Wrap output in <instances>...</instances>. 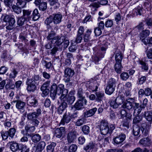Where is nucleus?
I'll return each mask as SVG.
<instances>
[{"label":"nucleus","mask_w":152,"mask_h":152,"mask_svg":"<svg viewBox=\"0 0 152 152\" xmlns=\"http://www.w3.org/2000/svg\"><path fill=\"white\" fill-rule=\"evenodd\" d=\"M49 2L51 5H56V7H58L59 6L60 4L58 2V0H50Z\"/></svg>","instance_id":"nucleus-49"},{"label":"nucleus","mask_w":152,"mask_h":152,"mask_svg":"<svg viewBox=\"0 0 152 152\" xmlns=\"http://www.w3.org/2000/svg\"><path fill=\"white\" fill-rule=\"evenodd\" d=\"M77 95L79 99L84 100L85 104H86L87 101L85 99V96L84 93L83 91L81 88H80L78 89Z\"/></svg>","instance_id":"nucleus-18"},{"label":"nucleus","mask_w":152,"mask_h":152,"mask_svg":"<svg viewBox=\"0 0 152 152\" xmlns=\"http://www.w3.org/2000/svg\"><path fill=\"white\" fill-rule=\"evenodd\" d=\"M99 7V4L96 2L93 3L89 6V7L91 9V10L93 11L96 10V9Z\"/></svg>","instance_id":"nucleus-38"},{"label":"nucleus","mask_w":152,"mask_h":152,"mask_svg":"<svg viewBox=\"0 0 152 152\" xmlns=\"http://www.w3.org/2000/svg\"><path fill=\"white\" fill-rule=\"evenodd\" d=\"M9 144L10 149L13 152H15L18 150H20L18 144L16 142H9Z\"/></svg>","instance_id":"nucleus-19"},{"label":"nucleus","mask_w":152,"mask_h":152,"mask_svg":"<svg viewBox=\"0 0 152 152\" xmlns=\"http://www.w3.org/2000/svg\"><path fill=\"white\" fill-rule=\"evenodd\" d=\"M91 33V31L90 29H88L86 31V33L85 34L84 37V41L85 42L88 41L90 35Z\"/></svg>","instance_id":"nucleus-41"},{"label":"nucleus","mask_w":152,"mask_h":152,"mask_svg":"<svg viewBox=\"0 0 152 152\" xmlns=\"http://www.w3.org/2000/svg\"><path fill=\"white\" fill-rule=\"evenodd\" d=\"M99 86V83L96 80H94L92 82L89 83L88 88L92 92L96 91Z\"/></svg>","instance_id":"nucleus-15"},{"label":"nucleus","mask_w":152,"mask_h":152,"mask_svg":"<svg viewBox=\"0 0 152 152\" xmlns=\"http://www.w3.org/2000/svg\"><path fill=\"white\" fill-rule=\"evenodd\" d=\"M27 104L30 106H35L37 101L34 96H31L26 98Z\"/></svg>","instance_id":"nucleus-12"},{"label":"nucleus","mask_w":152,"mask_h":152,"mask_svg":"<svg viewBox=\"0 0 152 152\" xmlns=\"http://www.w3.org/2000/svg\"><path fill=\"white\" fill-rule=\"evenodd\" d=\"M1 134L2 138L4 140L7 139L9 136L8 131L1 132Z\"/></svg>","instance_id":"nucleus-63"},{"label":"nucleus","mask_w":152,"mask_h":152,"mask_svg":"<svg viewBox=\"0 0 152 152\" xmlns=\"http://www.w3.org/2000/svg\"><path fill=\"white\" fill-rule=\"evenodd\" d=\"M53 19V22L54 24H58L61 20L62 18V15L60 14H54L52 16Z\"/></svg>","instance_id":"nucleus-13"},{"label":"nucleus","mask_w":152,"mask_h":152,"mask_svg":"<svg viewBox=\"0 0 152 152\" xmlns=\"http://www.w3.org/2000/svg\"><path fill=\"white\" fill-rule=\"evenodd\" d=\"M71 120L70 114L69 113H66L63 115L60 124L64 125L65 124L68 123Z\"/></svg>","instance_id":"nucleus-9"},{"label":"nucleus","mask_w":152,"mask_h":152,"mask_svg":"<svg viewBox=\"0 0 152 152\" xmlns=\"http://www.w3.org/2000/svg\"><path fill=\"white\" fill-rule=\"evenodd\" d=\"M143 7L142 5H140L138 6L134 10L136 12L137 15H141L142 13Z\"/></svg>","instance_id":"nucleus-36"},{"label":"nucleus","mask_w":152,"mask_h":152,"mask_svg":"<svg viewBox=\"0 0 152 152\" xmlns=\"http://www.w3.org/2000/svg\"><path fill=\"white\" fill-rule=\"evenodd\" d=\"M64 39L62 46L64 49H65L69 45V42L68 40L66 39Z\"/></svg>","instance_id":"nucleus-54"},{"label":"nucleus","mask_w":152,"mask_h":152,"mask_svg":"<svg viewBox=\"0 0 152 152\" xmlns=\"http://www.w3.org/2000/svg\"><path fill=\"white\" fill-rule=\"evenodd\" d=\"M31 139L33 142H37L39 141L41 139V136L38 134H36L31 135Z\"/></svg>","instance_id":"nucleus-35"},{"label":"nucleus","mask_w":152,"mask_h":152,"mask_svg":"<svg viewBox=\"0 0 152 152\" xmlns=\"http://www.w3.org/2000/svg\"><path fill=\"white\" fill-rule=\"evenodd\" d=\"M125 98L124 96L121 95L119 96L115 99V100L117 103L120 105L124 101Z\"/></svg>","instance_id":"nucleus-34"},{"label":"nucleus","mask_w":152,"mask_h":152,"mask_svg":"<svg viewBox=\"0 0 152 152\" xmlns=\"http://www.w3.org/2000/svg\"><path fill=\"white\" fill-rule=\"evenodd\" d=\"M56 33L53 31H51V32L49 33L47 37V39L48 40H51L52 41L55 40L56 37Z\"/></svg>","instance_id":"nucleus-30"},{"label":"nucleus","mask_w":152,"mask_h":152,"mask_svg":"<svg viewBox=\"0 0 152 152\" xmlns=\"http://www.w3.org/2000/svg\"><path fill=\"white\" fill-rule=\"evenodd\" d=\"M100 130L101 134L103 135H106L110 132L108 123L106 121L102 120L101 121Z\"/></svg>","instance_id":"nucleus-8"},{"label":"nucleus","mask_w":152,"mask_h":152,"mask_svg":"<svg viewBox=\"0 0 152 152\" xmlns=\"http://www.w3.org/2000/svg\"><path fill=\"white\" fill-rule=\"evenodd\" d=\"M110 105L111 107H112L114 108H116L118 107L119 105L117 103L115 100V101H111L110 103Z\"/></svg>","instance_id":"nucleus-59"},{"label":"nucleus","mask_w":152,"mask_h":152,"mask_svg":"<svg viewBox=\"0 0 152 152\" xmlns=\"http://www.w3.org/2000/svg\"><path fill=\"white\" fill-rule=\"evenodd\" d=\"M150 31L148 30H143L140 33V39L144 44H152V37L150 38H146L150 34Z\"/></svg>","instance_id":"nucleus-5"},{"label":"nucleus","mask_w":152,"mask_h":152,"mask_svg":"<svg viewBox=\"0 0 152 152\" xmlns=\"http://www.w3.org/2000/svg\"><path fill=\"white\" fill-rule=\"evenodd\" d=\"M146 53L148 58L152 59V48L146 51Z\"/></svg>","instance_id":"nucleus-55"},{"label":"nucleus","mask_w":152,"mask_h":152,"mask_svg":"<svg viewBox=\"0 0 152 152\" xmlns=\"http://www.w3.org/2000/svg\"><path fill=\"white\" fill-rule=\"evenodd\" d=\"M115 88L107 85L105 89V93L107 94L111 95L115 90Z\"/></svg>","instance_id":"nucleus-31"},{"label":"nucleus","mask_w":152,"mask_h":152,"mask_svg":"<svg viewBox=\"0 0 152 152\" xmlns=\"http://www.w3.org/2000/svg\"><path fill=\"white\" fill-rule=\"evenodd\" d=\"M97 110V108L95 107L86 111L83 113L84 116L86 118L92 116L94 114Z\"/></svg>","instance_id":"nucleus-17"},{"label":"nucleus","mask_w":152,"mask_h":152,"mask_svg":"<svg viewBox=\"0 0 152 152\" xmlns=\"http://www.w3.org/2000/svg\"><path fill=\"white\" fill-rule=\"evenodd\" d=\"M43 64L44 65V66L47 69H50L52 65V64L51 62H48L44 60L43 61Z\"/></svg>","instance_id":"nucleus-61"},{"label":"nucleus","mask_w":152,"mask_h":152,"mask_svg":"<svg viewBox=\"0 0 152 152\" xmlns=\"http://www.w3.org/2000/svg\"><path fill=\"white\" fill-rule=\"evenodd\" d=\"M3 20L5 22H8V25L6 27L7 29L11 30L15 27V20L13 15H6L4 16Z\"/></svg>","instance_id":"nucleus-6"},{"label":"nucleus","mask_w":152,"mask_h":152,"mask_svg":"<svg viewBox=\"0 0 152 152\" xmlns=\"http://www.w3.org/2000/svg\"><path fill=\"white\" fill-rule=\"evenodd\" d=\"M113 25V22L111 20H108L105 23V26L107 27H110Z\"/></svg>","instance_id":"nucleus-58"},{"label":"nucleus","mask_w":152,"mask_h":152,"mask_svg":"<svg viewBox=\"0 0 152 152\" xmlns=\"http://www.w3.org/2000/svg\"><path fill=\"white\" fill-rule=\"evenodd\" d=\"M82 130L84 134H88L89 132L90 128L88 126L85 125L82 127Z\"/></svg>","instance_id":"nucleus-43"},{"label":"nucleus","mask_w":152,"mask_h":152,"mask_svg":"<svg viewBox=\"0 0 152 152\" xmlns=\"http://www.w3.org/2000/svg\"><path fill=\"white\" fill-rule=\"evenodd\" d=\"M26 1L24 0H17V5L21 8H23L26 7Z\"/></svg>","instance_id":"nucleus-33"},{"label":"nucleus","mask_w":152,"mask_h":152,"mask_svg":"<svg viewBox=\"0 0 152 152\" xmlns=\"http://www.w3.org/2000/svg\"><path fill=\"white\" fill-rule=\"evenodd\" d=\"M56 145V143L52 142L50 144L48 145L47 148V152H53Z\"/></svg>","instance_id":"nucleus-37"},{"label":"nucleus","mask_w":152,"mask_h":152,"mask_svg":"<svg viewBox=\"0 0 152 152\" xmlns=\"http://www.w3.org/2000/svg\"><path fill=\"white\" fill-rule=\"evenodd\" d=\"M122 67L121 63H116L115 64V69L116 72L118 73H120Z\"/></svg>","instance_id":"nucleus-39"},{"label":"nucleus","mask_w":152,"mask_h":152,"mask_svg":"<svg viewBox=\"0 0 152 152\" xmlns=\"http://www.w3.org/2000/svg\"><path fill=\"white\" fill-rule=\"evenodd\" d=\"M64 133V128L61 127L57 129H56L55 135L56 137L58 138H60Z\"/></svg>","instance_id":"nucleus-16"},{"label":"nucleus","mask_w":152,"mask_h":152,"mask_svg":"<svg viewBox=\"0 0 152 152\" xmlns=\"http://www.w3.org/2000/svg\"><path fill=\"white\" fill-rule=\"evenodd\" d=\"M96 100L98 102L101 100V99L104 96V93L102 92H97L96 93Z\"/></svg>","instance_id":"nucleus-44"},{"label":"nucleus","mask_w":152,"mask_h":152,"mask_svg":"<svg viewBox=\"0 0 152 152\" xmlns=\"http://www.w3.org/2000/svg\"><path fill=\"white\" fill-rule=\"evenodd\" d=\"M77 45L76 44L72 45L69 48V51L71 52H74L77 48Z\"/></svg>","instance_id":"nucleus-56"},{"label":"nucleus","mask_w":152,"mask_h":152,"mask_svg":"<svg viewBox=\"0 0 152 152\" xmlns=\"http://www.w3.org/2000/svg\"><path fill=\"white\" fill-rule=\"evenodd\" d=\"M47 8V3L44 2H41L39 5V9L40 10L44 11Z\"/></svg>","instance_id":"nucleus-40"},{"label":"nucleus","mask_w":152,"mask_h":152,"mask_svg":"<svg viewBox=\"0 0 152 152\" xmlns=\"http://www.w3.org/2000/svg\"><path fill=\"white\" fill-rule=\"evenodd\" d=\"M33 19L34 21L37 20L40 17V14L39 13L37 9H35L33 11L32 13Z\"/></svg>","instance_id":"nucleus-32"},{"label":"nucleus","mask_w":152,"mask_h":152,"mask_svg":"<svg viewBox=\"0 0 152 152\" xmlns=\"http://www.w3.org/2000/svg\"><path fill=\"white\" fill-rule=\"evenodd\" d=\"M95 147V145L93 142H91L87 144L84 148V149L86 151H89Z\"/></svg>","instance_id":"nucleus-24"},{"label":"nucleus","mask_w":152,"mask_h":152,"mask_svg":"<svg viewBox=\"0 0 152 152\" xmlns=\"http://www.w3.org/2000/svg\"><path fill=\"white\" fill-rule=\"evenodd\" d=\"M41 109H38L36 112L28 113L27 114V119L31 121L34 126H37L39 123V121L37 118L41 114Z\"/></svg>","instance_id":"nucleus-4"},{"label":"nucleus","mask_w":152,"mask_h":152,"mask_svg":"<svg viewBox=\"0 0 152 152\" xmlns=\"http://www.w3.org/2000/svg\"><path fill=\"white\" fill-rule=\"evenodd\" d=\"M55 38V43L56 45L58 46L62 45L64 39L63 37H60L59 36H56Z\"/></svg>","instance_id":"nucleus-26"},{"label":"nucleus","mask_w":152,"mask_h":152,"mask_svg":"<svg viewBox=\"0 0 152 152\" xmlns=\"http://www.w3.org/2000/svg\"><path fill=\"white\" fill-rule=\"evenodd\" d=\"M121 17L120 13L116 14L115 17V20L117 24H118L119 22L121 20Z\"/></svg>","instance_id":"nucleus-64"},{"label":"nucleus","mask_w":152,"mask_h":152,"mask_svg":"<svg viewBox=\"0 0 152 152\" xmlns=\"http://www.w3.org/2000/svg\"><path fill=\"white\" fill-rule=\"evenodd\" d=\"M15 132L16 130L14 128H11L8 131L9 136L12 138L15 135Z\"/></svg>","instance_id":"nucleus-47"},{"label":"nucleus","mask_w":152,"mask_h":152,"mask_svg":"<svg viewBox=\"0 0 152 152\" xmlns=\"http://www.w3.org/2000/svg\"><path fill=\"white\" fill-rule=\"evenodd\" d=\"M144 115L145 119L148 121L151 124L152 123V112L148 111L145 112Z\"/></svg>","instance_id":"nucleus-21"},{"label":"nucleus","mask_w":152,"mask_h":152,"mask_svg":"<svg viewBox=\"0 0 152 152\" xmlns=\"http://www.w3.org/2000/svg\"><path fill=\"white\" fill-rule=\"evenodd\" d=\"M140 64L142 65V68L145 71H147L148 70V64L144 62L140 61Z\"/></svg>","instance_id":"nucleus-48"},{"label":"nucleus","mask_w":152,"mask_h":152,"mask_svg":"<svg viewBox=\"0 0 152 152\" xmlns=\"http://www.w3.org/2000/svg\"><path fill=\"white\" fill-rule=\"evenodd\" d=\"M25 129L27 132L26 135L31 136V135L28 133H31L34 132L35 130V128L34 126H29L28 125H26L25 126Z\"/></svg>","instance_id":"nucleus-23"},{"label":"nucleus","mask_w":152,"mask_h":152,"mask_svg":"<svg viewBox=\"0 0 152 152\" xmlns=\"http://www.w3.org/2000/svg\"><path fill=\"white\" fill-rule=\"evenodd\" d=\"M121 79L123 80H126L129 77V75L127 72H123L120 75Z\"/></svg>","instance_id":"nucleus-45"},{"label":"nucleus","mask_w":152,"mask_h":152,"mask_svg":"<svg viewBox=\"0 0 152 152\" xmlns=\"http://www.w3.org/2000/svg\"><path fill=\"white\" fill-rule=\"evenodd\" d=\"M77 135L78 133L76 131H74L69 133L67 136L68 142L71 143L73 142Z\"/></svg>","instance_id":"nucleus-11"},{"label":"nucleus","mask_w":152,"mask_h":152,"mask_svg":"<svg viewBox=\"0 0 152 152\" xmlns=\"http://www.w3.org/2000/svg\"><path fill=\"white\" fill-rule=\"evenodd\" d=\"M40 79L38 75H35L32 78L27 79L26 84L27 85V90L28 92H34L37 89V85L38 81Z\"/></svg>","instance_id":"nucleus-3"},{"label":"nucleus","mask_w":152,"mask_h":152,"mask_svg":"<svg viewBox=\"0 0 152 152\" xmlns=\"http://www.w3.org/2000/svg\"><path fill=\"white\" fill-rule=\"evenodd\" d=\"M45 145V143L43 141H41L38 143L36 147V150L38 152H39L43 150Z\"/></svg>","instance_id":"nucleus-25"},{"label":"nucleus","mask_w":152,"mask_h":152,"mask_svg":"<svg viewBox=\"0 0 152 152\" xmlns=\"http://www.w3.org/2000/svg\"><path fill=\"white\" fill-rule=\"evenodd\" d=\"M152 94V90L151 88H147L145 89V94L146 96H149Z\"/></svg>","instance_id":"nucleus-60"},{"label":"nucleus","mask_w":152,"mask_h":152,"mask_svg":"<svg viewBox=\"0 0 152 152\" xmlns=\"http://www.w3.org/2000/svg\"><path fill=\"white\" fill-rule=\"evenodd\" d=\"M86 118L84 116V117L77 119L75 122V124L76 126H80L86 124Z\"/></svg>","instance_id":"nucleus-22"},{"label":"nucleus","mask_w":152,"mask_h":152,"mask_svg":"<svg viewBox=\"0 0 152 152\" xmlns=\"http://www.w3.org/2000/svg\"><path fill=\"white\" fill-rule=\"evenodd\" d=\"M125 138V135L123 134H121L115 138L113 139V141L116 144H119L123 142Z\"/></svg>","instance_id":"nucleus-14"},{"label":"nucleus","mask_w":152,"mask_h":152,"mask_svg":"<svg viewBox=\"0 0 152 152\" xmlns=\"http://www.w3.org/2000/svg\"><path fill=\"white\" fill-rule=\"evenodd\" d=\"M75 73L74 71L69 68H66L64 71V80L66 83L69 82L70 81V78L74 75Z\"/></svg>","instance_id":"nucleus-7"},{"label":"nucleus","mask_w":152,"mask_h":152,"mask_svg":"<svg viewBox=\"0 0 152 152\" xmlns=\"http://www.w3.org/2000/svg\"><path fill=\"white\" fill-rule=\"evenodd\" d=\"M13 102L16 103V108L20 110H24L26 105V103L20 100L13 101Z\"/></svg>","instance_id":"nucleus-10"},{"label":"nucleus","mask_w":152,"mask_h":152,"mask_svg":"<svg viewBox=\"0 0 152 152\" xmlns=\"http://www.w3.org/2000/svg\"><path fill=\"white\" fill-rule=\"evenodd\" d=\"M142 117L139 115L136 116L133 120V123L134 124H137L140 122L142 120Z\"/></svg>","instance_id":"nucleus-53"},{"label":"nucleus","mask_w":152,"mask_h":152,"mask_svg":"<svg viewBox=\"0 0 152 152\" xmlns=\"http://www.w3.org/2000/svg\"><path fill=\"white\" fill-rule=\"evenodd\" d=\"M25 20L24 18L20 17L18 18L17 21L18 24L20 26H22L24 24Z\"/></svg>","instance_id":"nucleus-50"},{"label":"nucleus","mask_w":152,"mask_h":152,"mask_svg":"<svg viewBox=\"0 0 152 152\" xmlns=\"http://www.w3.org/2000/svg\"><path fill=\"white\" fill-rule=\"evenodd\" d=\"M50 96L53 100H54L56 94L61 95L60 97L61 104L59 106L58 111L60 114H62L63 111L67 106V104H72L75 100V97L73 93L70 92L68 94V90L64 88V86L60 84L58 86L55 83L52 86L50 90Z\"/></svg>","instance_id":"nucleus-1"},{"label":"nucleus","mask_w":152,"mask_h":152,"mask_svg":"<svg viewBox=\"0 0 152 152\" xmlns=\"http://www.w3.org/2000/svg\"><path fill=\"white\" fill-rule=\"evenodd\" d=\"M18 72L15 69H13L12 71V72L10 75V77L11 78H15L18 74Z\"/></svg>","instance_id":"nucleus-52"},{"label":"nucleus","mask_w":152,"mask_h":152,"mask_svg":"<svg viewBox=\"0 0 152 152\" xmlns=\"http://www.w3.org/2000/svg\"><path fill=\"white\" fill-rule=\"evenodd\" d=\"M53 22V19L52 16H50L49 17L47 18L45 21V24L48 25Z\"/></svg>","instance_id":"nucleus-62"},{"label":"nucleus","mask_w":152,"mask_h":152,"mask_svg":"<svg viewBox=\"0 0 152 152\" xmlns=\"http://www.w3.org/2000/svg\"><path fill=\"white\" fill-rule=\"evenodd\" d=\"M139 142L144 146H149L151 144V140L148 137L144 138L140 140Z\"/></svg>","instance_id":"nucleus-20"},{"label":"nucleus","mask_w":152,"mask_h":152,"mask_svg":"<svg viewBox=\"0 0 152 152\" xmlns=\"http://www.w3.org/2000/svg\"><path fill=\"white\" fill-rule=\"evenodd\" d=\"M84 100L79 99L78 101L75 103L74 107L77 110H79L83 107V101Z\"/></svg>","instance_id":"nucleus-27"},{"label":"nucleus","mask_w":152,"mask_h":152,"mask_svg":"<svg viewBox=\"0 0 152 152\" xmlns=\"http://www.w3.org/2000/svg\"><path fill=\"white\" fill-rule=\"evenodd\" d=\"M12 8L14 12L17 14H19L21 12V8H20L17 6L13 5L12 6Z\"/></svg>","instance_id":"nucleus-46"},{"label":"nucleus","mask_w":152,"mask_h":152,"mask_svg":"<svg viewBox=\"0 0 152 152\" xmlns=\"http://www.w3.org/2000/svg\"><path fill=\"white\" fill-rule=\"evenodd\" d=\"M50 81H47L42 86L41 89H42L44 90V89H48V87L50 84Z\"/></svg>","instance_id":"nucleus-57"},{"label":"nucleus","mask_w":152,"mask_h":152,"mask_svg":"<svg viewBox=\"0 0 152 152\" xmlns=\"http://www.w3.org/2000/svg\"><path fill=\"white\" fill-rule=\"evenodd\" d=\"M151 126V125L146 123L142 124L141 128L137 125H135L133 126V133L135 136H140L142 134V136H146L149 132Z\"/></svg>","instance_id":"nucleus-2"},{"label":"nucleus","mask_w":152,"mask_h":152,"mask_svg":"<svg viewBox=\"0 0 152 152\" xmlns=\"http://www.w3.org/2000/svg\"><path fill=\"white\" fill-rule=\"evenodd\" d=\"M116 63H121L123 56L121 53L119 52L116 53L115 56Z\"/></svg>","instance_id":"nucleus-29"},{"label":"nucleus","mask_w":152,"mask_h":152,"mask_svg":"<svg viewBox=\"0 0 152 152\" xmlns=\"http://www.w3.org/2000/svg\"><path fill=\"white\" fill-rule=\"evenodd\" d=\"M77 149V146L76 145H71L69 148V152H75Z\"/></svg>","instance_id":"nucleus-51"},{"label":"nucleus","mask_w":152,"mask_h":152,"mask_svg":"<svg viewBox=\"0 0 152 152\" xmlns=\"http://www.w3.org/2000/svg\"><path fill=\"white\" fill-rule=\"evenodd\" d=\"M116 81L113 78H111L109 80L107 85L115 88L116 86Z\"/></svg>","instance_id":"nucleus-42"},{"label":"nucleus","mask_w":152,"mask_h":152,"mask_svg":"<svg viewBox=\"0 0 152 152\" xmlns=\"http://www.w3.org/2000/svg\"><path fill=\"white\" fill-rule=\"evenodd\" d=\"M133 106L131 102L126 101L124 103L122 107L123 108H126L127 109L129 110L132 108Z\"/></svg>","instance_id":"nucleus-28"}]
</instances>
